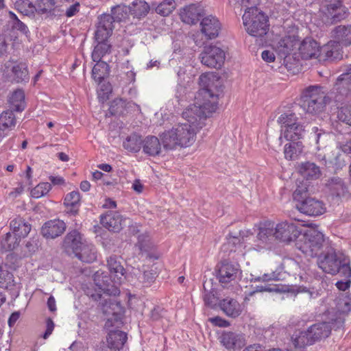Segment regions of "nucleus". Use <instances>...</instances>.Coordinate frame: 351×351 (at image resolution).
<instances>
[{"label": "nucleus", "mask_w": 351, "mask_h": 351, "mask_svg": "<svg viewBox=\"0 0 351 351\" xmlns=\"http://www.w3.org/2000/svg\"><path fill=\"white\" fill-rule=\"evenodd\" d=\"M199 84L201 88L195 97V104L182 113L186 122L174 125L160 135L165 149L191 146L195 141L197 132L204 125L203 121L216 111L221 92L219 78L213 73H203L199 77Z\"/></svg>", "instance_id": "nucleus-1"}, {"label": "nucleus", "mask_w": 351, "mask_h": 351, "mask_svg": "<svg viewBox=\"0 0 351 351\" xmlns=\"http://www.w3.org/2000/svg\"><path fill=\"white\" fill-rule=\"evenodd\" d=\"M103 274L97 273L95 276V284L98 289V293L91 294L90 297L95 300H100V306L104 314L107 317L104 328L109 330L112 328H120L122 324L123 307L120 303L111 298L112 295H117L120 293L119 289L109 282V279Z\"/></svg>", "instance_id": "nucleus-2"}, {"label": "nucleus", "mask_w": 351, "mask_h": 351, "mask_svg": "<svg viewBox=\"0 0 351 351\" xmlns=\"http://www.w3.org/2000/svg\"><path fill=\"white\" fill-rule=\"evenodd\" d=\"M319 267L323 271L331 275L339 274L344 278L351 277L350 259L341 251L329 247L323 257L318 261Z\"/></svg>", "instance_id": "nucleus-3"}, {"label": "nucleus", "mask_w": 351, "mask_h": 351, "mask_svg": "<svg viewBox=\"0 0 351 351\" xmlns=\"http://www.w3.org/2000/svg\"><path fill=\"white\" fill-rule=\"evenodd\" d=\"M337 95L334 90L330 95H326L319 86L308 87L300 98L301 107L308 113L318 114L323 111L326 105Z\"/></svg>", "instance_id": "nucleus-4"}, {"label": "nucleus", "mask_w": 351, "mask_h": 351, "mask_svg": "<svg viewBox=\"0 0 351 351\" xmlns=\"http://www.w3.org/2000/svg\"><path fill=\"white\" fill-rule=\"evenodd\" d=\"M296 247L306 256L315 257L323 253L324 247L328 248V243L321 232L309 230L297 241Z\"/></svg>", "instance_id": "nucleus-5"}, {"label": "nucleus", "mask_w": 351, "mask_h": 351, "mask_svg": "<svg viewBox=\"0 0 351 351\" xmlns=\"http://www.w3.org/2000/svg\"><path fill=\"white\" fill-rule=\"evenodd\" d=\"M243 25L252 36L262 37L269 29L268 19L256 8H249L243 15Z\"/></svg>", "instance_id": "nucleus-6"}, {"label": "nucleus", "mask_w": 351, "mask_h": 351, "mask_svg": "<svg viewBox=\"0 0 351 351\" xmlns=\"http://www.w3.org/2000/svg\"><path fill=\"white\" fill-rule=\"evenodd\" d=\"M307 188L298 186L293 192V199L298 202L297 208L301 213L310 216H317L325 212L322 202L312 197H306Z\"/></svg>", "instance_id": "nucleus-7"}, {"label": "nucleus", "mask_w": 351, "mask_h": 351, "mask_svg": "<svg viewBox=\"0 0 351 351\" xmlns=\"http://www.w3.org/2000/svg\"><path fill=\"white\" fill-rule=\"evenodd\" d=\"M344 319L341 317L331 318L330 322L317 323L310 326L307 331L313 343L322 339L326 338L330 334L331 330L339 329L343 326Z\"/></svg>", "instance_id": "nucleus-8"}, {"label": "nucleus", "mask_w": 351, "mask_h": 351, "mask_svg": "<svg viewBox=\"0 0 351 351\" xmlns=\"http://www.w3.org/2000/svg\"><path fill=\"white\" fill-rule=\"evenodd\" d=\"M301 234L298 224L293 221H285L275 227L274 237L286 243L295 241Z\"/></svg>", "instance_id": "nucleus-9"}, {"label": "nucleus", "mask_w": 351, "mask_h": 351, "mask_svg": "<svg viewBox=\"0 0 351 351\" xmlns=\"http://www.w3.org/2000/svg\"><path fill=\"white\" fill-rule=\"evenodd\" d=\"M201 62L210 68L219 69L224 62L225 53L219 47L209 45L204 48L199 55Z\"/></svg>", "instance_id": "nucleus-10"}, {"label": "nucleus", "mask_w": 351, "mask_h": 351, "mask_svg": "<svg viewBox=\"0 0 351 351\" xmlns=\"http://www.w3.org/2000/svg\"><path fill=\"white\" fill-rule=\"evenodd\" d=\"M217 278L225 287L228 283L235 281L241 274L239 265L228 261H222L217 266Z\"/></svg>", "instance_id": "nucleus-11"}, {"label": "nucleus", "mask_w": 351, "mask_h": 351, "mask_svg": "<svg viewBox=\"0 0 351 351\" xmlns=\"http://www.w3.org/2000/svg\"><path fill=\"white\" fill-rule=\"evenodd\" d=\"M337 95L334 97L335 102H342L351 93V64L346 66L343 72L337 78L334 86Z\"/></svg>", "instance_id": "nucleus-12"}, {"label": "nucleus", "mask_w": 351, "mask_h": 351, "mask_svg": "<svg viewBox=\"0 0 351 351\" xmlns=\"http://www.w3.org/2000/svg\"><path fill=\"white\" fill-rule=\"evenodd\" d=\"M107 265L108 267V269L112 275V278H113L114 283H112L111 280H109V282L111 285H114L116 287H117L115 284H120L121 281V278L123 276H124L125 274V269L123 268V265H121V261H119V258L117 256H111L109 257V258L107 261ZM101 273L103 274L102 276H104L103 278L104 280H106L105 276H106L108 279L109 277L106 275H104V272L97 271L95 274L94 276L97 273ZM95 280V278H93Z\"/></svg>", "instance_id": "nucleus-13"}, {"label": "nucleus", "mask_w": 351, "mask_h": 351, "mask_svg": "<svg viewBox=\"0 0 351 351\" xmlns=\"http://www.w3.org/2000/svg\"><path fill=\"white\" fill-rule=\"evenodd\" d=\"M66 226L60 219L49 220L45 223L41 228V233L47 239H55L62 235L66 230Z\"/></svg>", "instance_id": "nucleus-14"}, {"label": "nucleus", "mask_w": 351, "mask_h": 351, "mask_svg": "<svg viewBox=\"0 0 351 351\" xmlns=\"http://www.w3.org/2000/svg\"><path fill=\"white\" fill-rule=\"evenodd\" d=\"M220 343L229 351H236L245 345L242 335L233 332H223L219 337Z\"/></svg>", "instance_id": "nucleus-15"}, {"label": "nucleus", "mask_w": 351, "mask_h": 351, "mask_svg": "<svg viewBox=\"0 0 351 351\" xmlns=\"http://www.w3.org/2000/svg\"><path fill=\"white\" fill-rule=\"evenodd\" d=\"M201 31L208 39L218 36L221 29L219 21L212 15L204 17L200 23Z\"/></svg>", "instance_id": "nucleus-16"}, {"label": "nucleus", "mask_w": 351, "mask_h": 351, "mask_svg": "<svg viewBox=\"0 0 351 351\" xmlns=\"http://www.w3.org/2000/svg\"><path fill=\"white\" fill-rule=\"evenodd\" d=\"M123 221L122 216L115 211H108L100 217V222L102 226L112 232L121 230Z\"/></svg>", "instance_id": "nucleus-17"}, {"label": "nucleus", "mask_w": 351, "mask_h": 351, "mask_svg": "<svg viewBox=\"0 0 351 351\" xmlns=\"http://www.w3.org/2000/svg\"><path fill=\"white\" fill-rule=\"evenodd\" d=\"M8 69V77L11 82L16 83L26 82L29 80V72L25 63H16L13 65L6 66Z\"/></svg>", "instance_id": "nucleus-18"}, {"label": "nucleus", "mask_w": 351, "mask_h": 351, "mask_svg": "<svg viewBox=\"0 0 351 351\" xmlns=\"http://www.w3.org/2000/svg\"><path fill=\"white\" fill-rule=\"evenodd\" d=\"M299 52L302 59L317 58L320 47L317 41L311 38H306L299 46Z\"/></svg>", "instance_id": "nucleus-19"}, {"label": "nucleus", "mask_w": 351, "mask_h": 351, "mask_svg": "<svg viewBox=\"0 0 351 351\" xmlns=\"http://www.w3.org/2000/svg\"><path fill=\"white\" fill-rule=\"evenodd\" d=\"M203 10L199 4H191L186 6L181 12L182 21L187 24H195L202 16Z\"/></svg>", "instance_id": "nucleus-20"}, {"label": "nucleus", "mask_w": 351, "mask_h": 351, "mask_svg": "<svg viewBox=\"0 0 351 351\" xmlns=\"http://www.w3.org/2000/svg\"><path fill=\"white\" fill-rule=\"evenodd\" d=\"M86 242L78 231L73 230L64 237L63 245L66 250H71L75 254Z\"/></svg>", "instance_id": "nucleus-21"}, {"label": "nucleus", "mask_w": 351, "mask_h": 351, "mask_svg": "<svg viewBox=\"0 0 351 351\" xmlns=\"http://www.w3.org/2000/svg\"><path fill=\"white\" fill-rule=\"evenodd\" d=\"M16 119L13 110H5L0 114V134L3 135L2 139L8 135L9 131L16 125Z\"/></svg>", "instance_id": "nucleus-22"}, {"label": "nucleus", "mask_w": 351, "mask_h": 351, "mask_svg": "<svg viewBox=\"0 0 351 351\" xmlns=\"http://www.w3.org/2000/svg\"><path fill=\"white\" fill-rule=\"evenodd\" d=\"M334 39L340 45L348 47L351 45V25H338L332 30Z\"/></svg>", "instance_id": "nucleus-23"}, {"label": "nucleus", "mask_w": 351, "mask_h": 351, "mask_svg": "<svg viewBox=\"0 0 351 351\" xmlns=\"http://www.w3.org/2000/svg\"><path fill=\"white\" fill-rule=\"evenodd\" d=\"M127 335L121 330H110L107 337L108 346L110 350H121L127 341Z\"/></svg>", "instance_id": "nucleus-24"}, {"label": "nucleus", "mask_w": 351, "mask_h": 351, "mask_svg": "<svg viewBox=\"0 0 351 351\" xmlns=\"http://www.w3.org/2000/svg\"><path fill=\"white\" fill-rule=\"evenodd\" d=\"M10 227L14 234L19 239L27 237L31 230V225L19 216L10 221Z\"/></svg>", "instance_id": "nucleus-25"}, {"label": "nucleus", "mask_w": 351, "mask_h": 351, "mask_svg": "<svg viewBox=\"0 0 351 351\" xmlns=\"http://www.w3.org/2000/svg\"><path fill=\"white\" fill-rule=\"evenodd\" d=\"M298 45V40L293 36L282 38L277 43L276 50L281 58H286Z\"/></svg>", "instance_id": "nucleus-26"}, {"label": "nucleus", "mask_w": 351, "mask_h": 351, "mask_svg": "<svg viewBox=\"0 0 351 351\" xmlns=\"http://www.w3.org/2000/svg\"><path fill=\"white\" fill-rule=\"evenodd\" d=\"M322 51L325 54L326 59L331 61L340 60L343 57L342 46L335 40L329 41L323 47Z\"/></svg>", "instance_id": "nucleus-27"}, {"label": "nucleus", "mask_w": 351, "mask_h": 351, "mask_svg": "<svg viewBox=\"0 0 351 351\" xmlns=\"http://www.w3.org/2000/svg\"><path fill=\"white\" fill-rule=\"evenodd\" d=\"M64 205L66 208V213L75 216L78 214L80 205V194L78 191H73L69 193L64 197Z\"/></svg>", "instance_id": "nucleus-28"}, {"label": "nucleus", "mask_w": 351, "mask_h": 351, "mask_svg": "<svg viewBox=\"0 0 351 351\" xmlns=\"http://www.w3.org/2000/svg\"><path fill=\"white\" fill-rule=\"evenodd\" d=\"M221 309L226 315L237 317L241 313V308L239 303L234 299L226 298L219 302Z\"/></svg>", "instance_id": "nucleus-29"}, {"label": "nucleus", "mask_w": 351, "mask_h": 351, "mask_svg": "<svg viewBox=\"0 0 351 351\" xmlns=\"http://www.w3.org/2000/svg\"><path fill=\"white\" fill-rule=\"evenodd\" d=\"M11 110L21 112L25 106V93L22 89H16L10 93L8 99Z\"/></svg>", "instance_id": "nucleus-30"}, {"label": "nucleus", "mask_w": 351, "mask_h": 351, "mask_svg": "<svg viewBox=\"0 0 351 351\" xmlns=\"http://www.w3.org/2000/svg\"><path fill=\"white\" fill-rule=\"evenodd\" d=\"M34 4L35 12L38 14H44L47 17L56 15L58 10L54 0H36Z\"/></svg>", "instance_id": "nucleus-31"}, {"label": "nucleus", "mask_w": 351, "mask_h": 351, "mask_svg": "<svg viewBox=\"0 0 351 351\" xmlns=\"http://www.w3.org/2000/svg\"><path fill=\"white\" fill-rule=\"evenodd\" d=\"M75 256L82 262L93 263L97 259L96 249L93 245L86 242L75 254Z\"/></svg>", "instance_id": "nucleus-32"}, {"label": "nucleus", "mask_w": 351, "mask_h": 351, "mask_svg": "<svg viewBox=\"0 0 351 351\" xmlns=\"http://www.w3.org/2000/svg\"><path fill=\"white\" fill-rule=\"evenodd\" d=\"M299 171L307 180H317L322 175L319 167L311 162L302 163L300 167Z\"/></svg>", "instance_id": "nucleus-33"}, {"label": "nucleus", "mask_w": 351, "mask_h": 351, "mask_svg": "<svg viewBox=\"0 0 351 351\" xmlns=\"http://www.w3.org/2000/svg\"><path fill=\"white\" fill-rule=\"evenodd\" d=\"M326 7L328 16L335 21H339L346 17L345 8L342 5L341 0H335L334 3H330Z\"/></svg>", "instance_id": "nucleus-34"}, {"label": "nucleus", "mask_w": 351, "mask_h": 351, "mask_svg": "<svg viewBox=\"0 0 351 351\" xmlns=\"http://www.w3.org/2000/svg\"><path fill=\"white\" fill-rule=\"evenodd\" d=\"M143 152L149 156H156L160 152L161 145L159 139L154 136H147L143 141Z\"/></svg>", "instance_id": "nucleus-35"}, {"label": "nucleus", "mask_w": 351, "mask_h": 351, "mask_svg": "<svg viewBox=\"0 0 351 351\" xmlns=\"http://www.w3.org/2000/svg\"><path fill=\"white\" fill-rule=\"evenodd\" d=\"M291 343L294 348L298 350L313 344L307 330L295 332L291 337Z\"/></svg>", "instance_id": "nucleus-36"}, {"label": "nucleus", "mask_w": 351, "mask_h": 351, "mask_svg": "<svg viewBox=\"0 0 351 351\" xmlns=\"http://www.w3.org/2000/svg\"><path fill=\"white\" fill-rule=\"evenodd\" d=\"M328 186L331 192L337 196L346 195L348 193V186L343 179L333 177L328 181Z\"/></svg>", "instance_id": "nucleus-37"}, {"label": "nucleus", "mask_w": 351, "mask_h": 351, "mask_svg": "<svg viewBox=\"0 0 351 351\" xmlns=\"http://www.w3.org/2000/svg\"><path fill=\"white\" fill-rule=\"evenodd\" d=\"M136 247L138 249L139 254H141L142 256L145 255L147 258H152L150 252L154 248V245L152 243L148 234H139L138 236V241L136 243Z\"/></svg>", "instance_id": "nucleus-38"}, {"label": "nucleus", "mask_w": 351, "mask_h": 351, "mask_svg": "<svg viewBox=\"0 0 351 351\" xmlns=\"http://www.w3.org/2000/svg\"><path fill=\"white\" fill-rule=\"evenodd\" d=\"M275 224L271 221L261 223L258 227L257 238L262 243H266L269 238L274 237Z\"/></svg>", "instance_id": "nucleus-39"}, {"label": "nucleus", "mask_w": 351, "mask_h": 351, "mask_svg": "<svg viewBox=\"0 0 351 351\" xmlns=\"http://www.w3.org/2000/svg\"><path fill=\"white\" fill-rule=\"evenodd\" d=\"M298 119L295 114L291 112H285L278 118L277 121L281 126V131L283 135H285V129L293 127L298 122Z\"/></svg>", "instance_id": "nucleus-40"}, {"label": "nucleus", "mask_w": 351, "mask_h": 351, "mask_svg": "<svg viewBox=\"0 0 351 351\" xmlns=\"http://www.w3.org/2000/svg\"><path fill=\"white\" fill-rule=\"evenodd\" d=\"M302 152V145L300 141H291L285 145L284 154L288 160H295Z\"/></svg>", "instance_id": "nucleus-41"}, {"label": "nucleus", "mask_w": 351, "mask_h": 351, "mask_svg": "<svg viewBox=\"0 0 351 351\" xmlns=\"http://www.w3.org/2000/svg\"><path fill=\"white\" fill-rule=\"evenodd\" d=\"M143 141L141 136L136 134H132L128 136L125 141H123V147L132 152H138L141 147Z\"/></svg>", "instance_id": "nucleus-42"}, {"label": "nucleus", "mask_w": 351, "mask_h": 351, "mask_svg": "<svg viewBox=\"0 0 351 351\" xmlns=\"http://www.w3.org/2000/svg\"><path fill=\"white\" fill-rule=\"evenodd\" d=\"M304 132L303 125L298 122L293 127L285 129L284 137L288 141L296 142V141L302 138Z\"/></svg>", "instance_id": "nucleus-43"}, {"label": "nucleus", "mask_w": 351, "mask_h": 351, "mask_svg": "<svg viewBox=\"0 0 351 351\" xmlns=\"http://www.w3.org/2000/svg\"><path fill=\"white\" fill-rule=\"evenodd\" d=\"M111 45L108 41L97 42V45L92 53V58L94 62L101 61V58L110 52Z\"/></svg>", "instance_id": "nucleus-44"}, {"label": "nucleus", "mask_w": 351, "mask_h": 351, "mask_svg": "<svg viewBox=\"0 0 351 351\" xmlns=\"http://www.w3.org/2000/svg\"><path fill=\"white\" fill-rule=\"evenodd\" d=\"M312 136L316 144L317 145V149L326 147L327 146L329 134L324 132L322 130L319 129L317 127H313L312 128Z\"/></svg>", "instance_id": "nucleus-45"}, {"label": "nucleus", "mask_w": 351, "mask_h": 351, "mask_svg": "<svg viewBox=\"0 0 351 351\" xmlns=\"http://www.w3.org/2000/svg\"><path fill=\"white\" fill-rule=\"evenodd\" d=\"M20 241L17 236L8 232L1 242V247L4 251H12L19 246Z\"/></svg>", "instance_id": "nucleus-46"}, {"label": "nucleus", "mask_w": 351, "mask_h": 351, "mask_svg": "<svg viewBox=\"0 0 351 351\" xmlns=\"http://www.w3.org/2000/svg\"><path fill=\"white\" fill-rule=\"evenodd\" d=\"M334 302L336 305V315L334 318L341 317L344 319L342 315L346 314L351 311L350 303L344 298H337Z\"/></svg>", "instance_id": "nucleus-47"}, {"label": "nucleus", "mask_w": 351, "mask_h": 351, "mask_svg": "<svg viewBox=\"0 0 351 351\" xmlns=\"http://www.w3.org/2000/svg\"><path fill=\"white\" fill-rule=\"evenodd\" d=\"M92 70V77L98 83L104 79L108 65L105 62H96Z\"/></svg>", "instance_id": "nucleus-48"}, {"label": "nucleus", "mask_w": 351, "mask_h": 351, "mask_svg": "<svg viewBox=\"0 0 351 351\" xmlns=\"http://www.w3.org/2000/svg\"><path fill=\"white\" fill-rule=\"evenodd\" d=\"M109 113L114 116H120L125 113V100L117 98L110 102Z\"/></svg>", "instance_id": "nucleus-49"}, {"label": "nucleus", "mask_w": 351, "mask_h": 351, "mask_svg": "<svg viewBox=\"0 0 351 351\" xmlns=\"http://www.w3.org/2000/svg\"><path fill=\"white\" fill-rule=\"evenodd\" d=\"M176 8V3L173 0H164L156 8V12L162 16H168Z\"/></svg>", "instance_id": "nucleus-50"}, {"label": "nucleus", "mask_w": 351, "mask_h": 351, "mask_svg": "<svg viewBox=\"0 0 351 351\" xmlns=\"http://www.w3.org/2000/svg\"><path fill=\"white\" fill-rule=\"evenodd\" d=\"M285 278V273L282 271V268H278L270 274H265L262 276L254 278V281H263L267 282L269 280H282Z\"/></svg>", "instance_id": "nucleus-51"}, {"label": "nucleus", "mask_w": 351, "mask_h": 351, "mask_svg": "<svg viewBox=\"0 0 351 351\" xmlns=\"http://www.w3.org/2000/svg\"><path fill=\"white\" fill-rule=\"evenodd\" d=\"M338 119L351 126V104H346L338 109Z\"/></svg>", "instance_id": "nucleus-52"}, {"label": "nucleus", "mask_w": 351, "mask_h": 351, "mask_svg": "<svg viewBox=\"0 0 351 351\" xmlns=\"http://www.w3.org/2000/svg\"><path fill=\"white\" fill-rule=\"evenodd\" d=\"M51 189V184L41 182L31 191V195L34 198H39L46 195Z\"/></svg>", "instance_id": "nucleus-53"}, {"label": "nucleus", "mask_w": 351, "mask_h": 351, "mask_svg": "<svg viewBox=\"0 0 351 351\" xmlns=\"http://www.w3.org/2000/svg\"><path fill=\"white\" fill-rule=\"evenodd\" d=\"M149 10V5L143 0H136L134 3V12L135 14L141 17L145 16Z\"/></svg>", "instance_id": "nucleus-54"}, {"label": "nucleus", "mask_w": 351, "mask_h": 351, "mask_svg": "<svg viewBox=\"0 0 351 351\" xmlns=\"http://www.w3.org/2000/svg\"><path fill=\"white\" fill-rule=\"evenodd\" d=\"M114 19L111 14H104L99 18V24L97 27L106 28L108 31H112L114 28L113 23Z\"/></svg>", "instance_id": "nucleus-55"}, {"label": "nucleus", "mask_w": 351, "mask_h": 351, "mask_svg": "<svg viewBox=\"0 0 351 351\" xmlns=\"http://www.w3.org/2000/svg\"><path fill=\"white\" fill-rule=\"evenodd\" d=\"M19 11L26 16H33L36 12L35 4L29 0H23L18 4Z\"/></svg>", "instance_id": "nucleus-56"}, {"label": "nucleus", "mask_w": 351, "mask_h": 351, "mask_svg": "<svg viewBox=\"0 0 351 351\" xmlns=\"http://www.w3.org/2000/svg\"><path fill=\"white\" fill-rule=\"evenodd\" d=\"M112 31H108L106 28L97 27L95 38L97 42L108 41V38L112 34Z\"/></svg>", "instance_id": "nucleus-57"}, {"label": "nucleus", "mask_w": 351, "mask_h": 351, "mask_svg": "<svg viewBox=\"0 0 351 351\" xmlns=\"http://www.w3.org/2000/svg\"><path fill=\"white\" fill-rule=\"evenodd\" d=\"M10 15L14 20L13 28L21 31L24 34H27L29 32L27 27L21 22L14 13L10 12Z\"/></svg>", "instance_id": "nucleus-58"}, {"label": "nucleus", "mask_w": 351, "mask_h": 351, "mask_svg": "<svg viewBox=\"0 0 351 351\" xmlns=\"http://www.w3.org/2000/svg\"><path fill=\"white\" fill-rule=\"evenodd\" d=\"M156 274L152 271H145L143 274L139 277L140 280L147 285L154 282Z\"/></svg>", "instance_id": "nucleus-59"}, {"label": "nucleus", "mask_w": 351, "mask_h": 351, "mask_svg": "<svg viewBox=\"0 0 351 351\" xmlns=\"http://www.w3.org/2000/svg\"><path fill=\"white\" fill-rule=\"evenodd\" d=\"M211 323L219 327H227L229 326V322L219 317H215L210 319Z\"/></svg>", "instance_id": "nucleus-60"}, {"label": "nucleus", "mask_w": 351, "mask_h": 351, "mask_svg": "<svg viewBox=\"0 0 351 351\" xmlns=\"http://www.w3.org/2000/svg\"><path fill=\"white\" fill-rule=\"evenodd\" d=\"M141 110L140 106L132 101H125V113L131 112H138Z\"/></svg>", "instance_id": "nucleus-61"}, {"label": "nucleus", "mask_w": 351, "mask_h": 351, "mask_svg": "<svg viewBox=\"0 0 351 351\" xmlns=\"http://www.w3.org/2000/svg\"><path fill=\"white\" fill-rule=\"evenodd\" d=\"M80 3H75L71 5L66 10V16L67 17H71L75 15L79 12Z\"/></svg>", "instance_id": "nucleus-62"}, {"label": "nucleus", "mask_w": 351, "mask_h": 351, "mask_svg": "<svg viewBox=\"0 0 351 351\" xmlns=\"http://www.w3.org/2000/svg\"><path fill=\"white\" fill-rule=\"evenodd\" d=\"M261 56L262 58L267 62H272L275 60V56L274 53L269 50L263 51L262 52Z\"/></svg>", "instance_id": "nucleus-63"}, {"label": "nucleus", "mask_w": 351, "mask_h": 351, "mask_svg": "<svg viewBox=\"0 0 351 351\" xmlns=\"http://www.w3.org/2000/svg\"><path fill=\"white\" fill-rule=\"evenodd\" d=\"M163 311V308L160 306L154 307V309L151 311V318L153 320H158L162 316V312Z\"/></svg>", "instance_id": "nucleus-64"}]
</instances>
